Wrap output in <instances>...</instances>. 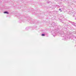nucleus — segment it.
<instances>
[{
    "instance_id": "2",
    "label": "nucleus",
    "mask_w": 76,
    "mask_h": 76,
    "mask_svg": "<svg viewBox=\"0 0 76 76\" xmlns=\"http://www.w3.org/2000/svg\"><path fill=\"white\" fill-rule=\"evenodd\" d=\"M42 36H45V34H42Z\"/></svg>"
},
{
    "instance_id": "1",
    "label": "nucleus",
    "mask_w": 76,
    "mask_h": 76,
    "mask_svg": "<svg viewBox=\"0 0 76 76\" xmlns=\"http://www.w3.org/2000/svg\"><path fill=\"white\" fill-rule=\"evenodd\" d=\"M4 13H7V14H8L9 13H8V12H4Z\"/></svg>"
},
{
    "instance_id": "3",
    "label": "nucleus",
    "mask_w": 76,
    "mask_h": 76,
    "mask_svg": "<svg viewBox=\"0 0 76 76\" xmlns=\"http://www.w3.org/2000/svg\"><path fill=\"white\" fill-rule=\"evenodd\" d=\"M59 10H61V9H59Z\"/></svg>"
}]
</instances>
